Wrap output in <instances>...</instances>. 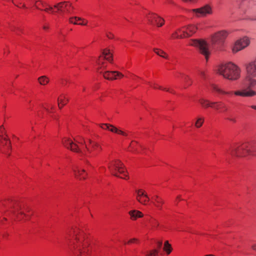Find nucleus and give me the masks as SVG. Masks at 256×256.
I'll return each mask as SVG.
<instances>
[{"instance_id": "obj_1", "label": "nucleus", "mask_w": 256, "mask_h": 256, "mask_svg": "<svg viewBox=\"0 0 256 256\" xmlns=\"http://www.w3.org/2000/svg\"><path fill=\"white\" fill-rule=\"evenodd\" d=\"M246 76L241 83L240 90L232 92H226L218 86L213 84L212 87L216 92L222 94H234L237 96L242 97H252L256 96V58L246 64Z\"/></svg>"}, {"instance_id": "obj_2", "label": "nucleus", "mask_w": 256, "mask_h": 256, "mask_svg": "<svg viewBox=\"0 0 256 256\" xmlns=\"http://www.w3.org/2000/svg\"><path fill=\"white\" fill-rule=\"evenodd\" d=\"M65 239L71 256H90L89 240L78 228H72L66 236Z\"/></svg>"}, {"instance_id": "obj_3", "label": "nucleus", "mask_w": 256, "mask_h": 256, "mask_svg": "<svg viewBox=\"0 0 256 256\" xmlns=\"http://www.w3.org/2000/svg\"><path fill=\"white\" fill-rule=\"evenodd\" d=\"M88 142L87 144L80 136L76 137L74 141L70 138H65L63 140V144L66 148L87 157L95 154L100 150L98 144L90 140H88Z\"/></svg>"}, {"instance_id": "obj_4", "label": "nucleus", "mask_w": 256, "mask_h": 256, "mask_svg": "<svg viewBox=\"0 0 256 256\" xmlns=\"http://www.w3.org/2000/svg\"><path fill=\"white\" fill-rule=\"evenodd\" d=\"M32 4L37 9L54 14L58 12L60 14H64L65 12L70 14L72 9L71 4L66 2H60L54 6L42 0H33Z\"/></svg>"}, {"instance_id": "obj_5", "label": "nucleus", "mask_w": 256, "mask_h": 256, "mask_svg": "<svg viewBox=\"0 0 256 256\" xmlns=\"http://www.w3.org/2000/svg\"><path fill=\"white\" fill-rule=\"evenodd\" d=\"M218 71L224 78L230 80H236L240 77V68L232 62L220 66Z\"/></svg>"}, {"instance_id": "obj_6", "label": "nucleus", "mask_w": 256, "mask_h": 256, "mask_svg": "<svg viewBox=\"0 0 256 256\" xmlns=\"http://www.w3.org/2000/svg\"><path fill=\"white\" fill-rule=\"evenodd\" d=\"M255 150L256 148L248 143L236 144L231 146L229 149L226 150L225 154L233 156H244L248 154H256Z\"/></svg>"}, {"instance_id": "obj_7", "label": "nucleus", "mask_w": 256, "mask_h": 256, "mask_svg": "<svg viewBox=\"0 0 256 256\" xmlns=\"http://www.w3.org/2000/svg\"><path fill=\"white\" fill-rule=\"evenodd\" d=\"M5 206L8 207L10 208V214L14 218L18 220H21L22 218H28L30 216V214H26L25 212L28 211L27 208H23L22 206L15 202H10L8 206Z\"/></svg>"}, {"instance_id": "obj_8", "label": "nucleus", "mask_w": 256, "mask_h": 256, "mask_svg": "<svg viewBox=\"0 0 256 256\" xmlns=\"http://www.w3.org/2000/svg\"><path fill=\"white\" fill-rule=\"evenodd\" d=\"M228 34V31L222 30L212 35L210 39V48L214 50L218 49L223 44Z\"/></svg>"}, {"instance_id": "obj_9", "label": "nucleus", "mask_w": 256, "mask_h": 256, "mask_svg": "<svg viewBox=\"0 0 256 256\" xmlns=\"http://www.w3.org/2000/svg\"><path fill=\"white\" fill-rule=\"evenodd\" d=\"M189 45L198 48L199 52L204 56L206 60H208L210 54V50L208 42L204 40H190Z\"/></svg>"}, {"instance_id": "obj_10", "label": "nucleus", "mask_w": 256, "mask_h": 256, "mask_svg": "<svg viewBox=\"0 0 256 256\" xmlns=\"http://www.w3.org/2000/svg\"><path fill=\"white\" fill-rule=\"evenodd\" d=\"M108 167L112 174L122 178L126 179L127 173L120 162L118 160L112 162L108 164Z\"/></svg>"}, {"instance_id": "obj_11", "label": "nucleus", "mask_w": 256, "mask_h": 256, "mask_svg": "<svg viewBox=\"0 0 256 256\" xmlns=\"http://www.w3.org/2000/svg\"><path fill=\"white\" fill-rule=\"evenodd\" d=\"M198 28V27L194 25H189L174 32L172 34L171 38L174 39L190 36L194 34Z\"/></svg>"}, {"instance_id": "obj_12", "label": "nucleus", "mask_w": 256, "mask_h": 256, "mask_svg": "<svg viewBox=\"0 0 256 256\" xmlns=\"http://www.w3.org/2000/svg\"><path fill=\"white\" fill-rule=\"evenodd\" d=\"M199 102L203 107L210 106L218 110L220 112H224L228 110L226 105L222 102H210L206 99L201 98L199 100Z\"/></svg>"}, {"instance_id": "obj_13", "label": "nucleus", "mask_w": 256, "mask_h": 256, "mask_svg": "<svg viewBox=\"0 0 256 256\" xmlns=\"http://www.w3.org/2000/svg\"><path fill=\"white\" fill-rule=\"evenodd\" d=\"M106 60L110 62L112 60V54L110 50L106 48L103 50L102 55H101L98 60L96 61L98 68H104L106 66V62H104Z\"/></svg>"}, {"instance_id": "obj_14", "label": "nucleus", "mask_w": 256, "mask_h": 256, "mask_svg": "<svg viewBox=\"0 0 256 256\" xmlns=\"http://www.w3.org/2000/svg\"><path fill=\"white\" fill-rule=\"evenodd\" d=\"M190 12L194 16L200 18L206 16L208 14H211L212 13V10L210 5L206 4L201 8L192 9Z\"/></svg>"}, {"instance_id": "obj_15", "label": "nucleus", "mask_w": 256, "mask_h": 256, "mask_svg": "<svg viewBox=\"0 0 256 256\" xmlns=\"http://www.w3.org/2000/svg\"><path fill=\"white\" fill-rule=\"evenodd\" d=\"M250 44V39L246 36L238 40L232 48L233 53H236L247 47Z\"/></svg>"}, {"instance_id": "obj_16", "label": "nucleus", "mask_w": 256, "mask_h": 256, "mask_svg": "<svg viewBox=\"0 0 256 256\" xmlns=\"http://www.w3.org/2000/svg\"><path fill=\"white\" fill-rule=\"evenodd\" d=\"M146 18L151 24H155L160 27L164 24V20L154 13H149L146 16Z\"/></svg>"}, {"instance_id": "obj_17", "label": "nucleus", "mask_w": 256, "mask_h": 256, "mask_svg": "<svg viewBox=\"0 0 256 256\" xmlns=\"http://www.w3.org/2000/svg\"><path fill=\"white\" fill-rule=\"evenodd\" d=\"M100 126L103 130H108L112 132L124 136H128V134L126 132L118 128L113 125L108 124H100Z\"/></svg>"}, {"instance_id": "obj_18", "label": "nucleus", "mask_w": 256, "mask_h": 256, "mask_svg": "<svg viewBox=\"0 0 256 256\" xmlns=\"http://www.w3.org/2000/svg\"><path fill=\"white\" fill-rule=\"evenodd\" d=\"M100 73H102L104 77L109 80H116L124 76V75L117 71H106L103 72L102 70L100 71Z\"/></svg>"}, {"instance_id": "obj_19", "label": "nucleus", "mask_w": 256, "mask_h": 256, "mask_svg": "<svg viewBox=\"0 0 256 256\" xmlns=\"http://www.w3.org/2000/svg\"><path fill=\"white\" fill-rule=\"evenodd\" d=\"M0 140L2 144H4L8 148H10V142L6 134L3 126H0Z\"/></svg>"}, {"instance_id": "obj_20", "label": "nucleus", "mask_w": 256, "mask_h": 256, "mask_svg": "<svg viewBox=\"0 0 256 256\" xmlns=\"http://www.w3.org/2000/svg\"><path fill=\"white\" fill-rule=\"evenodd\" d=\"M136 199L137 200L144 204H146L149 200V198L145 194L144 192L142 190H136Z\"/></svg>"}, {"instance_id": "obj_21", "label": "nucleus", "mask_w": 256, "mask_h": 256, "mask_svg": "<svg viewBox=\"0 0 256 256\" xmlns=\"http://www.w3.org/2000/svg\"><path fill=\"white\" fill-rule=\"evenodd\" d=\"M74 174L76 178L80 180L85 179L86 176V172L85 170L82 168H74L72 169Z\"/></svg>"}, {"instance_id": "obj_22", "label": "nucleus", "mask_w": 256, "mask_h": 256, "mask_svg": "<svg viewBox=\"0 0 256 256\" xmlns=\"http://www.w3.org/2000/svg\"><path fill=\"white\" fill-rule=\"evenodd\" d=\"M69 22L74 24H78L82 26H86L88 21L84 19L77 16H72L69 18Z\"/></svg>"}, {"instance_id": "obj_23", "label": "nucleus", "mask_w": 256, "mask_h": 256, "mask_svg": "<svg viewBox=\"0 0 256 256\" xmlns=\"http://www.w3.org/2000/svg\"><path fill=\"white\" fill-rule=\"evenodd\" d=\"M128 214L132 220H136L138 218H142L143 216L142 213L138 210H130Z\"/></svg>"}, {"instance_id": "obj_24", "label": "nucleus", "mask_w": 256, "mask_h": 256, "mask_svg": "<svg viewBox=\"0 0 256 256\" xmlns=\"http://www.w3.org/2000/svg\"><path fill=\"white\" fill-rule=\"evenodd\" d=\"M68 101V98L64 94H61L58 98L59 108H60L64 106Z\"/></svg>"}, {"instance_id": "obj_25", "label": "nucleus", "mask_w": 256, "mask_h": 256, "mask_svg": "<svg viewBox=\"0 0 256 256\" xmlns=\"http://www.w3.org/2000/svg\"><path fill=\"white\" fill-rule=\"evenodd\" d=\"M152 201L153 204L158 208H160L163 201L161 198L158 197V196H154L152 198Z\"/></svg>"}, {"instance_id": "obj_26", "label": "nucleus", "mask_w": 256, "mask_h": 256, "mask_svg": "<svg viewBox=\"0 0 256 256\" xmlns=\"http://www.w3.org/2000/svg\"><path fill=\"white\" fill-rule=\"evenodd\" d=\"M164 250L168 254H170L172 252V248L171 245L169 244L168 241H166L164 242Z\"/></svg>"}, {"instance_id": "obj_27", "label": "nucleus", "mask_w": 256, "mask_h": 256, "mask_svg": "<svg viewBox=\"0 0 256 256\" xmlns=\"http://www.w3.org/2000/svg\"><path fill=\"white\" fill-rule=\"evenodd\" d=\"M154 52L155 53H156L158 55L160 56H162L166 59L168 58L167 54L163 50L158 48H155L154 49Z\"/></svg>"}, {"instance_id": "obj_28", "label": "nucleus", "mask_w": 256, "mask_h": 256, "mask_svg": "<svg viewBox=\"0 0 256 256\" xmlns=\"http://www.w3.org/2000/svg\"><path fill=\"white\" fill-rule=\"evenodd\" d=\"M148 84L150 86L154 89H160L161 90H165V91H168V88H163L161 86H158V84H155V83H152V82H148Z\"/></svg>"}, {"instance_id": "obj_29", "label": "nucleus", "mask_w": 256, "mask_h": 256, "mask_svg": "<svg viewBox=\"0 0 256 256\" xmlns=\"http://www.w3.org/2000/svg\"><path fill=\"white\" fill-rule=\"evenodd\" d=\"M38 82L40 84L45 85L47 84L48 82V78L45 76H42L39 78Z\"/></svg>"}, {"instance_id": "obj_30", "label": "nucleus", "mask_w": 256, "mask_h": 256, "mask_svg": "<svg viewBox=\"0 0 256 256\" xmlns=\"http://www.w3.org/2000/svg\"><path fill=\"white\" fill-rule=\"evenodd\" d=\"M204 120L203 118H198L196 122V124H195L197 128L200 127L204 122Z\"/></svg>"}, {"instance_id": "obj_31", "label": "nucleus", "mask_w": 256, "mask_h": 256, "mask_svg": "<svg viewBox=\"0 0 256 256\" xmlns=\"http://www.w3.org/2000/svg\"><path fill=\"white\" fill-rule=\"evenodd\" d=\"M158 254V251L156 250H153L147 254L148 256H156Z\"/></svg>"}, {"instance_id": "obj_32", "label": "nucleus", "mask_w": 256, "mask_h": 256, "mask_svg": "<svg viewBox=\"0 0 256 256\" xmlns=\"http://www.w3.org/2000/svg\"><path fill=\"white\" fill-rule=\"evenodd\" d=\"M226 119L232 122H234V123H235L236 122V119L235 118H230V117H228V118H226Z\"/></svg>"}, {"instance_id": "obj_33", "label": "nucleus", "mask_w": 256, "mask_h": 256, "mask_svg": "<svg viewBox=\"0 0 256 256\" xmlns=\"http://www.w3.org/2000/svg\"><path fill=\"white\" fill-rule=\"evenodd\" d=\"M137 241H138L137 239H136V238H132V239H130L128 242V244L134 243V242H136Z\"/></svg>"}, {"instance_id": "obj_34", "label": "nucleus", "mask_w": 256, "mask_h": 256, "mask_svg": "<svg viewBox=\"0 0 256 256\" xmlns=\"http://www.w3.org/2000/svg\"><path fill=\"white\" fill-rule=\"evenodd\" d=\"M157 244H158V247L160 248L162 246V242H158Z\"/></svg>"}, {"instance_id": "obj_35", "label": "nucleus", "mask_w": 256, "mask_h": 256, "mask_svg": "<svg viewBox=\"0 0 256 256\" xmlns=\"http://www.w3.org/2000/svg\"><path fill=\"white\" fill-rule=\"evenodd\" d=\"M252 20H256V14L250 18Z\"/></svg>"}, {"instance_id": "obj_36", "label": "nucleus", "mask_w": 256, "mask_h": 256, "mask_svg": "<svg viewBox=\"0 0 256 256\" xmlns=\"http://www.w3.org/2000/svg\"><path fill=\"white\" fill-rule=\"evenodd\" d=\"M107 36L108 38H113V35L112 34H108Z\"/></svg>"}, {"instance_id": "obj_37", "label": "nucleus", "mask_w": 256, "mask_h": 256, "mask_svg": "<svg viewBox=\"0 0 256 256\" xmlns=\"http://www.w3.org/2000/svg\"><path fill=\"white\" fill-rule=\"evenodd\" d=\"M166 2L168 4H173V2L172 0H166Z\"/></svg>"}, {"instance_id": "obj_38", "label": "nucleus", "mask_w": 256, "mask_h": 256, "mask_svg": "<svg viewBox=\"0 0 256 256\" xmlns=\"http://www.w3.org/2000/svg\"><path fill=\"white\" fill-rule=\"evenodd\" d=\"M252 247L254 250L256 251V244H253Z\"/></svg>"}, {"instance_id": "obj_39", "label": "nucleus", "mask_w": 256, "mask_h": 256, "mask_svg": "<svg viewBox=\"0 0 256 256\" xmlns=\"http://www.w3.org/2000/svg\"><path fill=\"white\" fill-rule=\"evenodd\" d=\"M200 74L201 76H202V77H204V73L203 72H201L200 73Z\"/></svg>"}, {"instance_id": "obj_40", "label": "nucleus", "mask_w": 256, "mask_h": 256, "mask_svg": "<svg viewBox=\"0 0 256 256\" xmlns=\"http://www.w3.org/2000/svg\"><path fill=\"white\" fill-rule=\"evenodd\" d=\"M250 108L256 110V106H254V105L251 106Z\"/></svg>"}, {"instance_id": "obj_41", "label": "nucleus", "mask_w": 256, "mask_h": 256, "mask_svg": "<svg viewBox=\"0 0 256 256\" xmlns=\"http://www.w3.org/2000/svg\"><path fill=\"white\" fill-rule=\"evenodd\" d=\"M44 108L48 111V112H49V108L48 107V106L47 108L46 107H44Z\"/></svg>"}, {"instance_id": "obj_42", "label": "nucleus", "mask_w": 256, "mask_h": 256, "mask_svg": "<svg viewBox=\"0 0 256 256\" xmlns=\"http://www.w3.org/2000/svg\"><path fill=\"white\" fill-rule=\"evenodd\" d=\"M22 6L24 7V8H25L26 7L25 4H22Z\"/></svg>"}, {"instance_id": "obj_43", "label": "nucleus", "mask_w": 256, "mask_h": 256, "mask_svg": "<svg viewBox=\"0 0 256 256\" xmlns=\"http://www.w3.org/2000/svg\"><path fill=\"white\" fill-rule=\"evenodd\" d=\"M102 168H103L104 170H105V168L104 167H102Z\"/></svg>"}, {"instance_id": "obj_44", "label": "nucleus", "mask_w": 256, "mask_h": 256, "mask_svg": "<svg viewBox=\"0 0 256 256\" xmlns=\"http://www.w3.org/2000/svg\"><path fill=\"white\" fill-rule=\"evenodd\" d=\"M17 29H18V30H19V28H17Z\"/></svg>"}, {"instance_id": "obj_45", "label": "nucleus", "mask_w": 256, "mask_h": 256, "mask_svg": "<svg viewBox=\"0 0 256 256\" xmlns=\"http://www.w3.org/2000/svg\"><path fill=\"white\" fill-rule=\"evenodd\" d=\"M168 90H169L168 89ZM168 92H171V91L168 90Z\"/></svg>"}, {"instance_id": "obj_46", "label": "nucleus", "mask_w": 256, "mask_h": 256, "mask_svg": "<svg viewBox=\"0 0 256 256\" xmlns=\"http://www.w3.org/2000/svg\"><path fill=\"white\" fill-rule=\"evenodd\" d=\"M23 0V2H24V0Z\"/></svg>"}]
</instances>
